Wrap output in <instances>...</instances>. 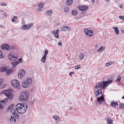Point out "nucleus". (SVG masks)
I'll return each mask as SVG.
<instances>
[{
    "label": "nucleus",
    "mask_w": 124,
    "mask_h": 124,
    "mask_svg": "<svg viewBox=\"0 0 124 124\" xmlns=\"http://www.w3.org/2000/svg\"><path fill=\"white\" fill-rule=\"evenodd\" d=\"M12 71V69H10L9 70H7L6 71V75L7 76H9L11 73Z\"/></svg>",
    "instance_id": "nucleus-22"
},
{
    "label": "nucleus",
    "mask_w": 124,
    "mask_h": 124,
    "mask_svg": "<svg viewBox=\"0 0 124 124\" xmlns=\"http://www.w3.org/2000/svg\"><path fill=\"white\" fill-rule=\"evenodd\" d=\"M10 112L14 114L16 112V111L15 109L13 108L11 110Z\"/></svg>",
    "instance_id": "nucleus-36"
},
{
    "label": "nucleus",
    "mask_w": 124,
    "mask_h": 124,
    "mask_svg": "<svg viewBox=\"0 0 124 124\" xmlns=\"http://www.w3.org/2000/svg\"><path fill=\"white\" fill-rule=\"evenodd\" d=\"M20 94V96L19 98L20 101H24L28 100L29 94L26 91L22 92Z\"/></svg>",
    "instance_id": "nucleus-4"
},
{
    "label": "nucleus",
    "mask_w": 124,
    "mask_h": 124,
    "mask_svg": "<svg viewBox=\"0 0 124 124\" xmlns=\"http://www.w3.org/2000/svg\"><path fill=\"white\" fill-rule=\"evenodd\" d=\"M112 80L111 79L108 81H103L100 83L98 84L97 85L95 86V88H98L100 87L102 89H105L106 87L112 83Z\"/></svg>",
    "instance_id": "nucleus-2"
},
{
    "label": "nucleus",
    "mask_w": 124,
    "mask_h": 124,
    "mask_svg": "<svg viewBox=\"0 0 124 124\" xmlns=\"http://www.w3.org/2000/svg\"><path fill=\"white\" fill-rule=\"evenodd\" d=\"M52 33L54 35L56 33V32L55 31L53 30L52 31Z\"/></svg>",
    "instance_id": "nucleus-51"
},
{
    "label": "nucleus",
    "mask_w": 124,
    "mask_h": 124,
    "mask_svg": "<svg viewBox=\"0 0 124 124\" xmlns=\"http://www.w3.org/2000/svg\"><path fill=\"white\" fill-rule=\"evenodd\" d=\"M122 98L123 99H124V95L122 97Z\"/></svg>",
    "instance_id": "nucleus-62"
},
{
    "label": "nucleus",
    "mask_w": 124,
    "mask_h": 124,
    "mask_svg": "<svg viewBox=\"0 0 124 124\" xmlns=\"http://www.w3.org/2000/svg\"><path fill=\"white\" fill-rule=\"evenodd\" d=\"M27 85L28 87L30 86L32 82V79L30 78H27L26 81Z\"/></svg>",
    "instance_id": "nucleus-13"
},
{
    "label": "nucleus",
    "mask_w": 124,
    "mask_h": 124,
    "mask_svg": "<svg viewBox=\"0 0 124 124\" xmlns=\"http://www.w3.org/2000/svg\"><path fill=\"white\" fill-rule=\"evenodd\" d=\"M111 105L113 107H117L118 106V105L116 102L112 101L111 102Z\"/></svg>",
    "instance_id": "nucleus-16"
},
{
    "label": "nucleus",
    "mask_w": 124,
    "mask_h": 124,
    "mask_svg": "<svg viewBox=\"0 0 124 124\" xmlns=\"http://www.w3.org/2000/svg\"><path fill=\"white\" fill-rule=\"evenodd\" d=\"M11 20H12V22H15V19H14V18H12V19Z\"/></svg>",
    "instance_id": "nucleus-53"
},
{
    "label": "nucleus",
    "mask_w": 124,
    "mask_h": 124,
    "mask_svg": "<svg viewBox=\"0 0 124 124\" xmlns=\"http://www.w3.org/2000/svg\"><path fill=\"white\" fill-rule=\"evenodd\" d=\"M7 70L6 68L4 67H2L0 68V71L1 72H4Z\"/></svg>",
    "instance_id": "nucleus-24"
},
{
    "label": "nucleus",
    "mask_w": 124,
    "mask_h": 124,
    "mask_svg": "<svg viewBox=\"0 0 124 124\" xmlns=\"http://www.w3.org/2000/svg\"><path fill=\"white\" fill-rule=\"evenodd\" d=\"M80 65H78L77 66H76L75 67V69L78 70L80 68Z\"/></svg>",
    "instance_id": "nucleus-41"
},
{
    "label": "nucleus",
    "mask_w": 124,
    "mask_h": 124,
    "mask_svg": "<svg viewBox=\"0 0 124 124\" xmlns=\"http://www.w3.org/2000/svg\"><path fill=\"white\" fill-rule=\"evenodd\" d=\"M104 98L103 96L102 95L101 96L98 98L97 99V101L100 104H101V102L104 101Z\"/></svg>",
    "instance_id": "nucleus-12"
},
{
    "label": "nucleus",
    "mask_w": 124,
    "mask_h": 124,
    "mask_svg": "<svg viewBox=\"0 0 124 124\" xmlns=\"http://www.w3.org/2000/svg\"><path fill=\"white\" fill-rule=\"evenodd\" d=\"M6 5V4L5 2H2L1 3V5L3 6H5Z\"/></svg>",
    "instance_id": "nucleus-46"
},
{
    "label": "nucleus",
    "mask_w": 124,
    "mask_h": 124,
    "mask_svg": "<svg viewBox=\"0 0 124 124\" xmlns=\"http://www.w3.org/2000/svg\"><path fill=\"white\" fill-rule=\"evenodd\" d=\"M36 10L37 11L40 12H41L42 11V9L39 8L37 9Z\"/></svg>",
    "instance_id": "nucleus-40"
},
{
    "label": "nucleus",
    "mask_w": 124,
    "mask_h": 124,
    "mask_svg": "<svg viewBox=\"0 0 124 124\" xmlns=\"http://www.w3.org/2000/svg\"><path fill=\"white\" fill-rule=\"evenodd\" d=\"M53 118L55 120L56 123L58 122L60 120V118L59 116L55 115L53 116Z\"/></svg>",
    "instance_id": "nucleus-14"
},
{
    "label": "nucleus",
    "mask_w": 124,
    "mask_h": 124,
    "mask_svg": "<svg viewBox=\"0 0 124 124\" xmlns=\"http://www.w3.org/2000/svg\"><path fill=\"white\" fill-rule=\"evenodd\" d=\"M28 106L22 103H18L16 104V108L18 112L20 114L24 113L26 111Z\"/></svg>",
    "instance_id": "nucleus-1"
},
{
    "label": "nucleus",
    "mask_w": 124,
    "mask_h": 124,
    "mask_svg": "<svg viewBox=\"0 0 124 124\" xmlns=\"http://www.w3.org/2000/svg\"><path fill=\"white\" fill-rule=\"evenodd\" d=\"M59 32V30L58 29H57L55 31L56 33H58Z\"/></svg>",
    "instance_id": "nucleus-52"
},
{
    "label": "nucleus",
    "mask_w": 124,
    "mask_h": 124,
    "mask_svg": "<svg viewBox=\"0 0 124 124\" xmlns=\"http://www.w3.org/2000/svg\"><path fill=\"white\" fill-rule=\"evenodd\" d=\"M70 30V28L68 26H65L63 27L61 29L62 31H69Z\"/></svg>",
    "instance_id": "nucleus-15"
},
{
    "label": "nucleus",
    "mask_w": 124,
    "mask_h": 124,
    "mask_svg": "<svg viewBox=\"0 0 124 124\" xmlns=\"http://www.w3.org/2000/svg\"><path fill=\"white\" fill-rule=\"evenodd\" d=\"M85 56L83 54H81L79 55V58L80 60H82L84 59Z\"/></svg>",
    "instance_id": "nucleus-28"
},
{
    "label": "nucleus",
    "mask_w": 124,
    "mask_h": 124,
    "mask_svg": "<svg viewBox=\"0 0 124 124\" xmlns=\"http://www.w3.org/2000/svg\"><path fill=\"white\" fill-rule=\"evenodd\" d=\"M14 107V105L13 104H12L7 109V110H9L11 108H13Z\"/></svg>",
    "instance_id": "nucleus-33"
},
{
    "label": "nucleus",
    "mask_w": 124,
    "mask_h": 124,
    "mask_svg": "<svg viewBox=\"0 0 124 124\" xmlns=\"http://www.w3.org/2000/svg\"><path fill=\"white\" fill-rule=\"evenodd\" d=\"M91 32H90V33L92 34H93V31H91Z\"/></svg>",
    "instance_id": "nucleus-61"
},
{
    "label": "nucleus",
    "mask_w": 124,
    "mask_h": 124,
    "mask_svg": "<svg viewBox=\"0 0 124 124\" xmlns=\"http://www.w3.org/2000/svg\"><path fill=\"white\" fill-rule=\"evenodd\" d=\"M11 119H10V121L12 123H15L16 122V119L14 118H13L12 117H11Z\"/></svg>",
    "instance_id": "nucleus-32"
},
{
    "label": "nucleus",
    "mask_w": 124,
    "mask_h": 124,
    "mask_svg": "<svg viewBox=\"0 0 124 124\" xmlns=\"http://www.w3.org/2000/svg\"><path fill=\"white\" fill-rule=\"evenodd\" d=\"M25 70H20L18 74V77L20 78H22V77L25 75Z\"/></svg>",
    "instance_id": "nucleus-10"
},
{
    "label": "nucleus",
    "mask_w": 124,
    "mask_h": 124,
    "mask_svg": "<svg viewBox=\"0 0 124 124\" xmlns=\"http://www.w3.org/2000/svg\"><path fill=\"white\" fill-rule=\"evenodd\" d=\"M95 94L97 96H98L100 95H101L102 94V91L100 89H99L95 92Z\"/></svg>",
    "instance_id": "nucleus-18"
},
{
    "label": "nucleus",
    "mask_w": 124,
    "mask_h": 124,
    "mask_svg": "<svg viewBox=\"0 0 124 124\" xmlns=\"http://www.w3.org/2000/svg\"><path fill=\"white\" fill-rule=\"evenodd\" d=\"M45 54L44 55V56L46 57L48 53V51L47 50H45Z\"/></svg>",
    "instance_id": "nucleus-37"
},
{
    "label": "nucleus",
    "mask_w": 124,
    "mask_h": 124,
    "mask_svg": "<svg viewBox=\"0 0 124 124\" xmlns=\"http://www.w3.org/2000/svg\"><path fill=\"white\" fill-rule=\"evenodd\" d=\"M12 85L15 87L18 88L19 89L20 88V85L18 81L15 79L12 80L11 81Z\"/></svg>",
    "instance_id": "nucleus-6"
},
{
    "label": "nucleus",
    "mask_w": 124,
    "mask_h": 124,
    "mask_svg": "<svg viewBox=\"0 0 124 124\" xmlns=\"http://www.w3.org/2000/svg\"><path fill=\"white\" fill-rule=\"evenodd\" d=\"M107 124H113L112 119L109 118L107 119Z\"/></svg>",
    "instance_id": "nucleus-26"
},
{
    "label": "nucleus",
    "mask_w": 124,
    "mask_h": 124,
    "mask_svg": "<svg viewBox=\"0 0 124 124\" xmlns=\"http://www.w3.org/2000/svg\"><path fill=\"white\" fill-rule=\"evenodd\" d=\"M52 13V10H50L47 11L46 12H45V14L46 15L50 16L51 15Z\"/></svg>",
    "instance_id": "nucleus-17"
},
{
    "label": "nucleus",
    "mask_w": 124,
    "mask_h": 124,
    "mask_svg": "<svg viewBox=\"0 0 124 124\" xmlns=\"http://www.w3.org/2000/svg\"><path fill=\"white\" fill-rule=\"evenodd\" d=\"M114 62H109L107 63L106 64V66H109V65H110L111 64H112V63H113Z\"/></svg>",
    "instance_id": "nucleus-35"
},
{
    "label": "nucleus",
    "mask_w": 124,
    "mask_h": 124,
    "mask_svg": "<svg viewBox=\"0 0 124 124\" xmlns=\"http://www.w3.org/2000/svg\"><path fill=\"white\" fill-rule=\"evenodd\" d=\"M78 8L80 10L82 11H85L88 8V7L86 6H79Z\"/></svg>",
    "instance_id": "nucleus-8"
},
{
    "label": "nucleus",
    "mask_w": 124,
    "mask_h": 124,
    "mask_svg": "<svg viewBox=\"0 0 124 124\" xmlns=\"http://www.w3.org/2000/svg\"><path fill=\"white\" fill-rule=\"evenodd\" d=\"M44 4L45 3H44L42 2H41L39 4L38 7L39 8H42L43 7Z\"/></svg>",
    "instance_id": "nucleus-27"
},
{
    "label": "nucleus",
    "mask_w": 124,
    "mask_h": 124,
    "mask_svg": "<svg viewBox=\"0 0 124 124\" xmlns=\"http://www.w3.org/2000/svg\"><path fill=\"white\" fill-rule=\"evenodd\" d=\"M1 48L2 49L8 51L10 49L9 46L7 44H5L2 45L1 46Z\"/></svg>",
    "instance_id": "nucleus-11"
},
{
    "label": "nucleus",
    "mask_w": 124,
    "mask_h": 124,
    "mask_svg": "<svg viewBox=\"0 0 124 124\" xmlns=\"http://www.w3.org/2000/svg\"><path fill=\"white\" fill-rule=\"evenodd\" d=\"M112 28L114 29L116 35L119 34V32L117 27H113Z\"/></svg>",
    "instance_id": "nucleus-19"
},
{
    "label": "nucleus",
    "mask_w": 124,
    "mask_h": 124,
    "mask_svg": "<svg viewBox=\"0 0 124 124\" xmlns=\"http://www.w3.org/2000/svg\"><path fill=\"white\" fill-rule=\"evenodd\" d=\"M15 48V47L14 46H12L11 47V49H14Z\"/></svg>",
    "instance_id": "nucleus-54"
},
{
    "label": "nucleus",
    "mask_w": 124,
    "mask_h": 124,
    "mask_svg": "<svg viewBox=\"0 0 124 124\" xmlns=\"http://www.w3.org/2000/svg\"><path fill=\"white\" fill-rule=\"evenodd\" d=\"M105 48V47L104 46H101L99 49L97 51L98 52L102 51L104 50Z\"/></svg>",
    "instance_id": "nucleus-29"
},
{
    "label": "nucleus",
    "mask_w": 124,
    "mask_h": 124,
    "mask_svg": "<svg viewBox=\"0 0 124 124\" xmlns=\"http://www.w3.org/2000/svg\"><path fill=\"white\" fill-rule=\"evenodd\" d=\"M73 2L72 0H68L66 2V4L70 6L72 4Z\"/></svg>",
    "instance_id": "nucleus-20"
},
{
    "label": "nucleus",
    "mask_w": 124,
    "mask_h": 124,
    "mask_svg": "<svg viewBox=\"0 0 124 124\" xmlns=\"http://www.w3.org/2000/svg\"><path fill=\"white\" fill-rule=\"evenodd\" d=\"M119 7L120 8H121L122 7V4H121L119 5Z\"/></svg>",
    "instance_id": "nucleus-55"
},
{
    "label": "nucleus",
    "mask_w": 124,
    "mask_h": 124,
    "mask_svg": "<svg viewBox=\"0 0 124 124\" xmlns=\"http://www.w3.org/2000/svg\"><path fill=\"white\" fill-rule=\"evenodd\" d=\"M13 90L12 89L10 88L6 90H4L1 93V94H4L9 99L12 100L14 97V95L12 94Z\"/></svg>",
    "instance_id": "nucleus-3"
},
{
    "label": "nucleus",
    "mask_w": 124,
    "mask_h": 124,
    "mask_svg": "<svg viewBox=\"0 0 124 124\" xmlns=\"http://www.w3.org/2000/svg\"><path fill=\"white\" fill-rule=\"evenodd\" d=\"M122 31V32L124 33V30Z\"/></svg>",
    "instance_id": "nucleus-63"
},
{
    "label": "nucleus",
    "mask_w": 124,
    "mask_h": 124,
    "mask_svg": "<svg viewBox=\"0 0 124 124\" xmlns=\"http://www.w3.org/2000/svg\"><path fill=\"white\" fill-rule=\"evenodd\" d=\"M120 76H119L118 78L117 79L116 81L118 82H119L120 81Z\"/></svg>",
    "instance_id": "nucleus-44"
},
{
    "label": "nucleus",
    "mask_w": 124,
    "mask_h": 124,
    "mask_svg": "<svg viewBox=\"0 0 124 124\" xmlns=\"http://www.w3.org/2000/svg\"><path fill=\"white\" fill-rule=\"evenodd\" d=\"M3 81V80L2 79H0V86L2 83Z\"/></svg>",
    "instance_id": "nucleus-48"
},
{
    "label": "nucleus",
    "mask_w": 124,
    "mask_h": 124,
    "mask_svg": "<svg viewBox=\"0 0 124 124\" xmlns=\"http://www.w3.org/2000/svg\"><path fill=\"white\" fill-rule=\"evenodd\" d=\"M69 9L67 7H65L64 8V11L65 12H68L69 11Z\"/></svg>",
    "instance_id": "nucleus-34"
},
{
    "label": "nucleus",
    "mask_w": 124,
    "mask_h": 124,
    "mask_svg": "<svg viewBox=\"0 0 124 124\" xmlns=\"http://www.w3.org/2000/svg\"><path fill=\"white\" fill-rule=\"evenodd\" d=\"M18 63V62H17V61L11 62L13 68L15 67Z\"/></svg>",
    "instance_id": "nucleus-21"
},
{
    "label": "nucleus",
    "mask_w": 124,
    "mask_h": 124,
    "mask_svg": "<svg viewBox=\"0 0 124 124\" xmlns=\"http://www.w3.org/2000/svg\"><path fill=\"white\" fill-rule=\"evenodd\" d=\"M3 15L5 16H6L7 15V14L6 12L3 13Z\"/></svg>",
    "instance_id": "nucleus-50"
},
{
    "label": "nucleus",
    "mask_w": 124,
    "mask_h": 124,
    "mask_svg": "<svg viewBox=\"0 0 124 124\" xmlns=\"http://www.w3.org/2000/svg\"><path fill=\"white\" fill-rule=\"evenodd\" d=\"M58 44L60 46H61L62 45V43L60 42H59L58 43Z\"/></svg>",
    "instance_id": "nucleus-58"
},
{
    "label": "nucleus",
    "mask_w": 124,
    "mask_h": 124,
    "mask_svg": "<svg viewBox=\"0 0 124 124\" xmlns=\"http://www.w3.org/2000/svg\"><path fill=\"white\" fill-rule=\"evenodd\" d=\"M22 85L23 87L24 88L28 87V86L27 85L26 81H24L22 83Z\"/></svg>",
    "instance_id": "nucleus-25"
},
{
    "label": "nucleus",
    "mask_w": 124,
    "mask_h": 124,
    "mask_svg": "<svg viewBox=\"0 0 124 124\" xmlns=\"http://www.w3.org/2000/svg\"><path fill=\"white\" fill-rule=\"evenodd\" d=\"M73 73V72H70L69 73V75H70L71 76Z\"/></svg>",
    "instance_id": "nucleus-56"
},
{
    "label": "nucleus",
    "mask_w": 124,
    "mask_h": 124,
    "mask_svg": "<svg viewBox=\"0 0 124 124\" xmlns=\"http://www.w3.org/2000/svg\"><path fill=\"white\" fill-rule=\"evenodd\" d=\"M17 16H14V18L15 19H16L17 18Z\"/></svg>",
    "instance_id": "nucleus-60"
},
{
    "label": "nucleus",
    "mask_w": 124,
    "mask_h": 124,
    "mask_svg": "<svg viewBox=\"0 0 124 124\" xmlns=\"http://www.w3.org/2000/svg\"><path fill=\"white\" fill-rule=\"evenodd\" d=\"M46 57L43 56L41 60V61L43 63H44L46 61Z\"/></svg>",
    "instance_id": "nucleus-31"
},
{
    "label": "nucleus",
    "mask_w": 124,
    "mask_h": 124,
    "mask_svg": "<svg viewBox=\"0 0 124 124\" xmlns=\"http://www.w3.org/2000/svg\"><path fill=\"white\" fill-rule=\"evenodd\" d=\"M32 23H29L27 25H24L22 27V29L24 30H26L30 29L33 25Z\"/></svg>",
    "instance_id": "nucleus-7"
},
{
    "label": "nucleus",
    "mask_w": 124,
    "mask_h": 124,
    "mask_svg": "<svg viewBox=\"0 0 124 124\" xmlns=\"http://www.w3.org/2000/svg\"><path fill=\"white\" fill-rule=\"evenodd\" d=\"M84 32L86 34L88 35L89 37L93 35L92 34H90L91 31L90 28L85 29L84 30Z\"/></svg>",
    "instance_id": "nucleus-9"
},
{
    "label": "nucleus",
    "mask_w": 124,
    "mask_h": 124,
    "mask_svg": "<svg viewBox=\"0 0 124 124\" xmlns=\"http://www.w3.org/2000/svg\"><path fill=\"white\" fill-rule=\"evenodd\" d=\"M77 13L78 11L76 9H74L72 11V14L73 15H77Z\"/></svg>",
    "instance_id": "nucleus-23"
},
{
    "label": "nucleus",
    "mask_w": 124,
    "mask_h": 124,
    "mask_svg": "<svg viewBox=\"0 0 124 124\" xmlns=\"http://www.w3.org/2000/svg\"><path fill=\"white\" fill-rule=\"evenodd\" d=\"M120 108H123L124 107V104H121L119 106Z\"/></svg>",
    "instance_id": "nucleus-43"
},
{
    "label": "nucleus",
    "mask_w": 124,
    "mask_h": 124,
    "mask_svg": "<svg viewBox=\"0 0 124 124\" xmlns=\"http://www.w3.org/2000/svg\"><path fill=\"white\" fill-rule=\"evenodd\" d=\"M92 97L91 98V101H92Z\"/></svg>",
    "instance_id": "nucleus-64"
},
{
    "label": "nucleus",
    "mask_w": 124,
    "mask_h": 124,
    "mask_svg": "<svg viewBox=\"0 0 124 124\" xmlns=\"http://www.w3.org/2000/svg\"><path fill=\"white\" fill-rule=\"evenodd\" d=\"M119 18L124 20V16H120L119 17Z\"/></svg>",
    "instance_id": "nucleus-45"
},
{
    "label": "nucleus",
    "mask_w": 124,
    "mask_h": 124,
    "mask_svg": "<svg viewBox=\"0 0 124 124\" xmlns=\"http://www.w3.org/2000/svg\"><path fill=\"white\" fill-rule=\"evenodd\" d=\"M14 115L15 116V117L17 118H18L19 117V115L17 113H16V112Z\"/></svg>",
    "instance_id": "nucleus-38"
},
{
    "label": "nucleus",
    "mask_w": 124,
    "mask_h": 124,
    "mask_svg": "<svg viewBox=\"0 0 124 124\" xmlns=\"http://www.w3.org/2000/svg\"><path fill=\"white\" fill-rule=\"evenodd\" d=\"M54 36L56 38H58L59 37V34L58 33H56L54 35Z\"/></svg>",
    "instance_id": "nucleus-42"
},
{
    "label": "nucleus",
    "mask_w": 124,
    "mask_h": 124,
    "mask_svg": "<svg viewBox=\"0 0 124 124\" xmlns=\"http://www.w3.org/2000/svg\"><path fill=\"white\" fill-rule=\"evenodd\" d=\"M3 108V105H2V104L0 103V109H2Z\"/></svg>",
    "instance_id": "nucleus-49"
},
{
    "label": "nucleus",
    "mask_w": 124,
    "mask_h": 124,
    "mask_svg": "<svg viewBox=\"0 0 124 124\" xmlns=\"http://www.w3.org/2000/svg\"><path fill=\"white\" fill-rule=\"evenodd\" d=\"M2 55L3 54L2 52L0 50V58H4Z\"/></svg>",
    "instance_id": "nucleus-39"
},
{
    "label": "nucleus",
    "mask_w": 124,
    "mask_h": 124,
    "mask_svg": "<svg viewBox=\"0 0 124 124\" xmlns=\"http://www.w3.org/2000/svg\"><path fill=\"white\" fill-rule=\"evenodd\" d=\"M22 61V59L21 58H20L18 60V61H17V62H18V63L21 62Z\"/></svg>",
    "instance_id": "nucleus-47"
},
{
    "label": "nucleus",
    "mask_w": 124,
    "mask_h": 124,
    "mask_svg": "<svg viewBox=\"0 0 124 124\" xmlns=\"http://www.w3.org/2000/svg\"><path fill=\"white\" fill-rule=\"evenodd\" d=\"M8 100L7 98H6L3 99L2 101L0 100V102L2 103H5Z\"/></svg>",
    "instance_id": "nucleus-30"
},
{
    "label": "nucleus",
    "mask_w": 124,
    "mask_h": 124,
    "mask_svg": "<svg viewBox=\"0 0 124 124\" xmlns=\"http://www.w3.org/2000/svg\"><path fill=\"white\" fill-rule=\"evenodd\" d=\"M9 59L12 61H14L17 59V55L16 54H14V53H10L8 56Z\"/></svg>",
    "instance_id": "nucleus-5"
},
{
    "label": "nucleus",
    "mask_w": 124,
    "mask_h": 124,
    "mask_svg": "<svg viewBox=\"0 0 124 124\" xmlns=\"http://www.w3.org/2000/svg\"><path fill=\"white\" fill-rule=\"evenodd\" d=\"M91 1L92 3H94L95 2V0H91Z\"/></svg>",
    "instance_id": "nucleus-59"
},
{
    "label": "nucleus",
    "mask_w": 124,
    "mask_h": 124,
    "mask_svg": "<svg viewBox=\"0 0 124 124\" xmlns=\"http://www.w3.org/2000/svg\"><path fill=\"white\" fill-rule=\"evenodd\" d=\"M106 2H110V0H105Z\"/></svg>",
    "instance_id": "nucleus-57"
}]
</instances>
